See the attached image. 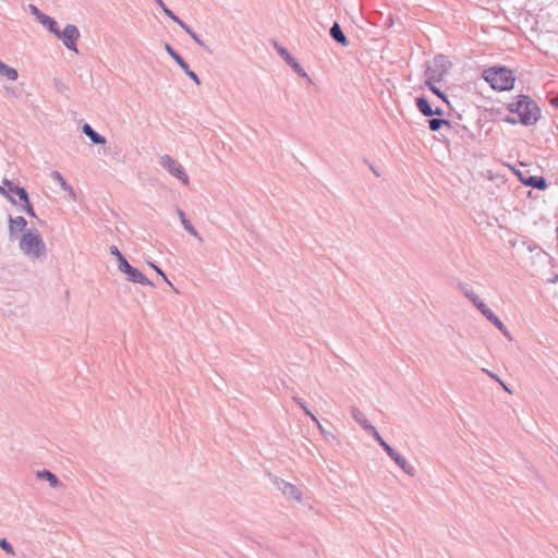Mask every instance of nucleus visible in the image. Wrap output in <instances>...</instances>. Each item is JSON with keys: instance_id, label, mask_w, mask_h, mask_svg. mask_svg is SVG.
Segmentation results:
<instances>
[{"instance_id": "obj_31", "label": "nucleus", "mask_w": 558, "mask_h": 558, "mask_svg": "<svg viewBox=\"0 0 558 558\" xmlns=\"http://www.w3.org/2000/svg\"><path fill=\"white\" fill-rule=\"evenodd\" d=\"M163 13L177 23L181 28L186 24L177 14H174L169 8H165Z\"/></svg>"}, {"instance_id": "obj_5", "label": "nucleus", "mask_w": 558, "mask_h": 558, "mask_svg": "<svg viewBox=\"0 0 558 558\" xmlns=\"http://www.w3.org/2000/svg\"><path fill=\"white\" fill-rule=\"evenodd\" d=\"M159 165L167 170L171 175L177 178L184 185H189L190 179L184 168L180 162L173 159L170 155H162L159 159Z\"/></svg>"}, {"instance_id": "obj_27", "label": "nucleus", "mask_w": 558, "mask_h": 558, "mask_svg": "<svg viewBox=\"0 0 558 558\" xmlns=\"http://www.w3.org/2000/svg\"><path fill=\"white\" fill-rule=\"evenodd\" d=\"M436 82H429L425 81V86L428 87V89L436 95L438 98H440L445 104H447L450 107V101L445 93H442L438 87L435 85Z\"/></svg>"}, {"instance_id": "obj_39", "label": "nucleus", "mask_w": 558, "mask_h": 558, "mask_svg": "<svg viewBox=\"0 0 558 558\" xmlns=\"http://www.w3.org/2000/svg\"><path fill=\"white\" fill-rule=\"evenodd\" d=\"M150 267H153L155 269V271L160 276L162 277V279L170 286L172 287V283L168 280L166 274L162 271L161 268H159L158 266H156L154 263H148Z\"/></svg>"}, {"instance_id": "obj_9", "label": "nucleus", "mask_w": 558, "mask_h": 558, "mask_svg": "<svg viewBox=\"0 0 558 558\" xmlns=\"http://www.w3.org/2000/svg\"><path fill=\"white\" fill-rule=\"evenodd\" d=\"M277 52L283 58V60L291 66V69L299 74L301 77H307L306 71L301 66L296 59L282 46L276 44Z\"/></svg>"}, {"instance_id": "obj_38", "label": "nucleus", "mask_w": 558, "mask_h": 558, "mask_svg": "<svg viewBox=\"0 0 558 558\" xmlns=\"http://www.w3.org/2000/svg\"><path fill=\"white\" fill-rule=\"evenodd\" d=\"M303 411L305 412L306 415H308L311 417V420L318 426V428L320 430H323V426L320 425L319 421L317 420V417L307 409L306 404H304L302 407Z\"/></svg>"}, {"instance_id": "obj_32", "label": "nucleus", "mask_w": 558, "mask_h": 558, "mask_svg": "<svg viewBox=\"0 0 558 558\" xmlns=\"http://www.w3.org/2000/svg\"><path fill=\"white\" fill-rule=\"evenodd\" d=\"M24 203L22 210H24L28 216L36 218L35 210L33 208L32 203L29 202V198L27 197L26 201H22Z\"/></svg>"}, {"instance_id": "obj_35", "label": "nucleus", "mask_w": 558, "mask_h": 558, "mask_svg": "<svg viewBox=\"0 0 558 558\" xmlns=\"http://www.w3.org/2000/svg\"><path fill=\"white\" fill-rule=\"evenodd\" d=\"M0 548L8 554L14 555L12 545L5 538L0 539Z\"/></svg>"}, {"instance_id": "obj_41", "label": "nucleus", "mask_w": 558, "mask_h": 558, "mask_svg": "<svg viewBox=\"0 0 558 558\" xmlns=\"http://www.w3.org/2000/svg\"><path fill=\"white\" fill-rule=\"evenodd\" d=\"M109 251H110L111 255L117 257V259H119L121 256H123V254L120 252V250L116 245H111Z\"/></svg>"}, {"instance_id": "obj_21", "label": "nucleus", "mask_w": 558, "mask_h": 558, "mask_svg": "<svg viewBox=\"0 0 558 558\" xmlns=\"http://www.w3.org/2000/svg\"><path fill=\"white\" fill-rule=\"evenodd\" d=\"M350 412H351L352 417L362 426V428L365 432H368V427L373 426V425L368 423L364 413L356 407H351Z\"/></svg>"}, {"instance_id": "obj_43", "label": "nucleus", "mask_w": 558, "mask_h": 558, "mask_svg": "<svg viewBox=\"0 0 558 558\" xmlns=\"http://www.w3.org/2000/svg\"><path fill=\"white\" fill-rule=\"evenodd\" d=\"M49 17H50L49 15H47V14H45V13H43V12H41V13L38 15V17H36V20H37L39 23H41L43 25H45L46 21H47V20H49Z\"/></svg>"}, {"instance_id": "obj_25", "label": "nucleus", "mask_w": 558, "mask_h": 558, "mask_svg": "<svg viewBox=\"0 0 558 558\" xmlns=\"http://www.w3.org/2000/svg\"><path fill=\"white\" fill-rule=\"evenodd\" d=\"M165 50L169 53V56L177 62V64L181 69L186 68V61L172 48V46L168 43L165 44Z\"/></svg>"}, {"instance_id": "obj_36", "label": "nucleus", "mask_w": 558, "mask_h": 558, "mask_svg": "<svg viewBox=\"0 0 558 558\" xmlns=\"http://www.w3.org/2000/svg\"><path fill=\"white\" fill-rule=\"evenodd\" d=\"M303 411L305 412L306 415H308L311 417V420L318 426V428L320 430H323V426L320 425L319 421L317 420V417L307 409L306 404H304L302 407Z\"/></svg>"}, {"instance_id": "obj_3", "label": "nucleus", "mask_w": 558, "mask_h": 558, "mask_svg": "<svg viewBox=\"0 0 558 558\" xmlns=\"http://www.w3.org/2000/svg\"><path fill=\"white\" fill-rule=\"evenodd\" d=\"M20 250L29 258H39L46 252V244L37 229L24 231L19 243Z\"/></svg>"}, {"instance_id": "obj_47", "label": "nucleus", "mask_w": 558, "mask_h": 558, "mask_svg": "<svg viewBox=\"0 0 558 558\" xmlns=\"http://www.w3.org/2000/svg\"><path fill=\"white\" fill-rule=\"evenodd\" d=\"M156 2V4L161 8V10L163 11L165 8H168L165 2L162 0H154Z\"/></svg>"}, {"instance_id": "obj_15", "label": "nucleus", "mask_w": 558, "mask_h": 558, "mask_svg": "<svg viewBox=\"0 0 558 558\" xmlns=\"http://www.w3.org/2000/svg\"><path fill=\"white\" fill-rule=\"evenodd\" d=\"M50 177H51V179H52L54 182L59 183L60 187H61L64 192H66V193L69 194V196H70L73 201H75V199H76V194H75V192H74L73 187H72V186L66 182V180L63 178V175H62L59 171H57V170L52 171V172H51V174H50Z\"/></svg>"}, {"instance_id": "obj_16", "label": "nucleus", "mask_w": 558, "mask_h": 558, "mask_svg": "<svg viewBox=\"0 0 558 558\" xmlns=\"http://www.w3.org/2000/svg\"><path fill=\"white\" fill-rule=\"evenodd\" d=\"M177 214L185 231H187L192 236L196 238L198 241L202 242L203 238L199 235L197 230L191 223L190 219L186 217L185 213L180 207H177Z\"/></svg>"}, {"instance_id": "obj_12", "label": "nucleus", "mask_w": 558, "mask_h": 558, "mask_svg": "<svg viewBox=\"0 0 558 558\" xmlns=\"http://www.w3.org/2000/svg\"><path fill=\"white\" fill-rule=\"evenodd\" d=\"M27 226V221L24 217L17 216L12 217L9 215V235L10 239L13 240L17 236L19 231H25Z\"/></svg>"}, {"instance_id": "obj_22", "label": "nucleus", "mask_w": 558, "mask_h": 558, "mask_svg": "<svg viewBox=\"0 0 558 558\" xmlns=\"http://www.w3.org/2000/svg\"><path fill=\"white\" fill-rule=\"evenodd\" d=\"M487 320H489L496 328H498L502 335L511 340V336L505 324L494 314V312L490 315H487Z\"/></svg>"}, {"instance_id": "obj_26", "label": "nucleus", "mask_w": 558, "mask_h": 558, "mask_svg": "<svg viewBox=\"0 0 558 558\" xmlns=\"http://www.w3.org/2000/svg\"><path fill=\"white\" fill-rule=\"evenodd\" d=\"M201 48L205 49L206 51L210 52L209 47L205 44L204 40H202L198 35L187 25L185 24L182 28Z\"/></svg>"}, {"instance_id": "obj_30", "label": "nucleus", "mask_w": 558, "mask_h": 558, "mask_svg": "<svg viewBox=\"0 0 558 558\" xmlns=\"http://www.w3.org/2000/svg\"><path fill=\"white\" fill-rule=\"evenodd\" d=\"M44 26L47 27L48 31L50 33H52L53 35H59L60 29H59L58 23L51 16L49 17V20L46 21Z\"/></svg>"}, {"instance_id": "obj_49", "label": "nucleus", "mask_w": 558, "mask_h": 558, "mask_svg": "<svg viewBox=\"0 0 558 558\" xmlns=\"http://www.w3.org/2000/svg\"><path fill=\"white\" fill-rule=\"evenodd\" d=\"M0 194H2V195L7 194V190H5L4 185L0 186Z\"/></svg>"}, {"instance_id": "obj_1", "label": "nucleus", "mask_w": 558, "mask_h": 558, "mask_svg": "<svg viewBox=\"0 0 558 558\" xmlns=\"http://www.w3.org/2000/svg\"><path fill=\"white\" fill-rule=\"evenodd\" d=\"M511 113L519 116V122L525 126L534 125L541 118V108L527 95H520L513 102L507 105Z\"/></svg>"}, {"instance_id": "obj_20", "label": "nucleus", "mask_w": 558, "mask_h": 558, "mask_svg": "<svg viewBox=\"0 0 558 558\" xmlns=\"http://www.w3.org/2000/svg\"><path fill=\"white\" fill-rule=\"evenodd\" d=\"M36 476L39 480H45L49 482V485L53 488L59 487L61 485V482L59 481L58 476L50 472L49 470L38 471Z\"/></svg>"}, {"instance_id": "obj_44", "label": "nucleus", "mask_w": 558, "mask_h": 558, "mask_svg": "<svg viewBox=\"0 0 558 558\" xmlns=\"http://www.w3.org/2000/svg\"><path fill=\"white\" fill-rule=\"evenodd\" d=\"M504 121H505L506 123H509V124H512V125H513V124H517V122H518V120H517L515 118H513V117H509V116H507V117L504 119Z\"/></svg>"}, {"instance_id": "obj_34", "label": "nucleus", "mask_w": 558, "mask_h": 558, "mask_svg": "<svg viewBox=\"0 0 558 558\" xmlns=\"http://www.w3.org/2000/svg\"><path fill=\"white\" fill-rule=\"evenodd\" d=\"M182 70L196 85H201V80L194 71L190 70L189 64H186V68Z\"/></svg>"}, {"instance_id": "obj_8", "label": "nucleus", "mask_w": 558, "mask_h": 558, "mask_svg": "<svg viewBox=\"0 0 558 558\" xmlns=\"http://www.w3.org/2000/svg\"><path fill=\"white\" fill-rule=\"evenodd\" d=\"M3 185L7 190V194H3V196H5L13 205H16L17 203L12 196V194H15L20 201L27 199L28 193L24 187L14 184L12 181L8 179L3 180Z\"/></svg>"}, {"instance_id": "obj_46", "label": "nucleus", "mask_w": 558, "mask_h": 558, "mask_svg": "<svg viewBox=\"0 0 558 558\" xmlns=\"http://www.w3.org/2000/svg\"><path fill=\"white\" fill-rule=\"evenodd\" d=\"M548 283L555 284L558 282V275H554L551 278L547 279Z\"/></svg>"}, {"instance_id": "obj_2", "label": "nucleus", "mask_w": 558, "mask_h": 558, "mask_svg": "<svg viewBox=\"0 0 558 558\" xmlns=\"http://www.w3.org/2000/svg\"><path fill=\"white\" fill-rule=\"evenodd\" d=\"M482 77L496 90H510L513 88L515 77L506 66H492L483 71Z\"/></svg>"}, {"instance_id": "obj_7", "label": "nucleus", "mask_w": 558, "mask_h": 558, "mask_svg": "<svg viewBox=\"0 0 558 558\" xmlns=\"http://www.w3.org/2000/svg\"><path fill=\"white\" fill-rule=\"evenodd\" d=\"M271 482L287 498L298 502L303 501V494L294 484L289 483L278 476H274Z\"/></svg>"}, {"instance_id": "obj_18", "label": "nucleus", "mask_w": 558, "mask_h": 558, "mask_svg": "<svg viewBox=\"0 0 558 558\" xmlns=\"http://www.w3.org/2000/svg\"><path fill=\"white\" fill-rule=\"evenodd\" d=\"M330 37L338 43L339 45L347 47L349 45V40L343 34L341 26L338 22H335L329 29Z\"/></svg>"}, {"instance_id": "obj_28", "label": "nucleus", "mask_w": 558, "mask_h": 558, "mask_svg": "<svg viewBox=\"0 0 558 558\" xmlns=\"http://www.w3.org/2000/svg\"><path fill=\"white\" fill-rule=\"evenodd\" d=\"M459 288L462 293L472 302L475 303L480 298L473 292V290L465 283H459Z\"/></svg>"}, {"instance_id": "obj_48", "label": "nucleus", "mask_w": 558, "mask_h": 558, "mask_svg": "<svg viewBox=\"0 0 558 558\" xmlns=\"http://www.w3.org/2000/svg\"><path fill=\"white\" fill-rule=\"evenodd\" d=\"M551 105L558 108V94L551 99Z\"/></svg>"}, {"instance_id": "obj_37", "label": "nucleus", "mask_w": 558, "mask_h": 558, "mask_svg": "<svg viewBox=\"0 0 558 558\" xmlns=\"http://www.w3.org/2000/svg\"><path fill=\"white\" fill-rule=\"evenodd\" d=\"M303 411L305 412L306 415H308L311 417V420L318 426V428L320 430H323V426L320 425L319 421L317 420V417L307 409L306 404H304L302 407Z\"/></svg>"}, {"instance_id": "obj_17", "label": "nucleus", "mask_w": 558, "mask_h": 558, "mask_svg": "<svg viewBox=\"0 0 558 558\" xmlns=\"http://www.w3.org/2000/svg\"><path fill=\"white\" fill-rule=\"evenodd\" d=\"M82 132L90 140V142L95 145H104L106 144V137L96 132L88 123H85L82 126Z\"/></svg>"}, {"instance_id": "obj_13", "label": "nucleus", "mask_w": 558, "mask_h": 558, "mask_svg": "<svg viewBox=\"0 0 558 558\" xmlns=\"http://www.w3.org/2000/svg\"><path fill=\"white\" fill-rule=\"evenodd\" d=\"M520 181L525 186H531V187L539 190V191H544L547 189V181L542 175H530L529 178L520 177Z\"/></svg>"}, {"instance_id": "obj_50", "label": "nucleus", "mask_w": 558, "mask_h": 558, "mask_svg": "<svg viewBox=\"0 0 558 558\" xmlns=\"http://www.w3.org/2000/svg\"><path fill=\"white\" fill-rule=\"evenodd\" d=\"M371 169H372V171L374 172V174H375L376 177H379V173L376 171V169H374L372 166H371Z\"/></svg>"}, {"instance_id": "obj_42", "label": "nucleus", "mask_w": 558, "mask_h": 558, "mask_svg": "<svg viewBox=\"0 0 558 558\" xmlns=\"http://www.w3.org/2000/svg\"><path fill=\"white\" fill-rule=\"evenodd\" d=\"M29 11L35 17H38V15L41 13V11L35 4H29Z\"/></svg>"}, {"instance_id": "obj_45", "label": "nucleus", "mask_w": 558, "mask_h": 558, "mask_svg": "<svg viewBox=\"0 0 558 558\" xmlns=\"http://www.w3.org/2000/svg\"><path fill=\"white\" fill-rule=\"evenodd\" d=\"M293 401H294V402H295L300 408H302V407L305 404V402H304L301 398H299V397H293Z\"/></svg>"}, {"instance_id": "obj_24", "label": "nucleus", "mask_w": 558, "mask_h": 558, "mask_svg": "<svg viewBox=\"0 0 558 558\" xmlns=\"http://www.w3.org/2000/svg\"><path fill=\"white\" fill-rule=\"evenodd\" d=\"M429 118L430 119L427 121L428 128L433 132L439 131L442 126L451 128L450 121H448L446 119L433 118V117H429Z\"/></svg>"}, {"instance_id": "obj_23", "label": "nucleus", "mask_w": 558, "mask_h": 558, "mask_svg": "<svg viewBox=\"0 0 558 558\" xmlns=\"http://www.w3.org/2000/svg\"><path fill=\"white\" fill-rule=\"evenodd\" d=\"M0 76L7 77L10 81H16L19 73L14 68L7 65L0 60Z\"/></svg>"}, {"instance_id": "obj_29", "label": "nucleus", "mask_w": 558, "mask_h": 558, "mask_svg": "<svg viewBox=\"0 0 558 558\" xmlns=\"http://www.w3.org/2000/svg\"><path fill=\"white\" fill-rule=\"evenodd\" d=\"M473 305L485 316L490 315L493 311L481 300L478 299Z\"/></svg>"}, {"instance_id": "obj_10", "label": "nucleus", "mask_w": 558, "mask_h": 558, "mask_svg": "<svg viewBox=\"0 0 558 558\" xmlns=\"http://www.w3.org/2000/svg\"><path fill=\"white\" fill-rule=\"evenodd\" d=\"M415 105L418 111L425 117H442L445 114V111L441 108L436 107L434 109L429 104L428 99L424 96L416 97Z\"/></svg>"}, {"instance_id": "obj_4", "label": "nucleus", "mask_w": 558, "mask_h": 558, "mask_svg": "<svg viewBox=\"0 0 558 558\" xmlns=\"http://www.w3.org/2000/svg\"><path fill=\"white\" fill-rule=\"evenodd\" d=\"M451 68V62L444 54H437L433 60L426 63L425 70V81L432 82H441L444 77L448 74Z\"/></svg>"}, {"instance_id": "obj_11", "label": "nucleus", "mask_w": 558, "mask_h": 558, "mask_svg": "<svg viewBox=\"0 0 558 558\" xmlns=\"http://www.w3.org/2000/svg\"><path fill=\"white\" fill-rule=\"evenodd\" d=\"M126 280L142 286L155 287V284L137 268L131 267L124 272Z\"/></svg>"}, {"instance_id": "obj_19", "label": "nucleus", "mask_w": 558, "mask_h": 558, "mask_svg": "<svg viewBox=\"0 0 558 558\" xmlns=\"http://www.w3.org/2000/svg\"><path fill=\"white\" fill-rule=\"evenodd\" d=\"M367 433L374 437V439L378 442V445L383 448L387 456L393 452L395 449L384 440V438L379 435V433L374 426H369Z\"/></svg>"}, {"instance_id": "obj_33", "label": "nucleus", "mask_w": 558, "mask_h": 558, "mask_svg": "<svg viewBox=\"0 0 558 558\" xmlns=\"http://www.w3.org/2000/svg\"><path fill=\"white\" fill-rule=\"evenodd\" d=\"M118 260V269L124 274L130 267L131 264L128 262V259L123 256H121Z\"/></svg>"}, {"instance_id": "obj_14", "label": "nucleus", "mask_w": 558, "mask_h": 558, "mask_svg": "<svg viewBox=\"0 0 558 558\" xmlns=\"http://www.w3.org/2000/svg\"><path fill=\"white\" fill-rule=\"evenodd\" d=\"M395 463L408 475L414 476L415 469L396 450L391 454L388 456Z\"/></svg>"}, {"instance_id": "obj_6", "label": "nucleus", "mask_w": 558, "mask_h": 558, "mask_svg": "<svg viewBox=\"0 0 558 558\" xmlns=\"http://www.w3.org/2000/svg\"><path fill=\"white\" fill-rule=\"evenodd\" d=\"M62 40L63 45L71 51L77 52V40L81 36L77 26L74 24H68L63 31H59V35H56Z\"/></svg>"}, {"instance_id": "obj_40", "label": "nucleus", "mask_w": 558, "mask_h": 558, "mask_svg": "<svg viewBox=\"0 0 558 558\" xmlns=\"http://www.w3.org/2000/svg\"><path fill=\"white\" fill-rule=\"evenodd\" d=\"M483 372H485L490 378H493V379L497 380L498 383H500V385L504 387V389L506 391H509L507 386L499 379V377L496 374H494V373H492V372H489L488 369H485V368L483 369Z\"/></svg>"}]
</instances>
